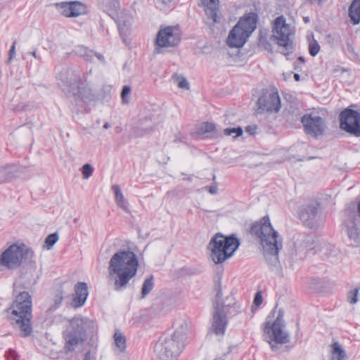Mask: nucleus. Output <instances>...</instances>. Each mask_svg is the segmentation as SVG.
<instances>
[{
  "mask_svg": "<svg viewBox=\"0 0 360 360\" xmlns=\"http://www.w3.org/2000/svg\"><path fill=\"white\" fill-rule=\"evenodd\" d=\"M321 240L315 238L314 236H304L300 240H297V245L300 248H303L307 251L314 250L316 253V249L319 248L318 243Z\"/></svg>",
  "mask_w": 360,
  "mask_h": 360,
  "instance_id": "obj_23",
  "label": "nucleus"
},
{
  "mask_svg": "<svg viewBox=\"0 0 360 360\" xmlns=\"http://www.w3.org/2000/svg\"><path fill=\"white\" fill-rule=\"evenodd\" d=\"M301 122L305 132L314 138L323 135L326 129L324 120L315 114L304 115L302 117Z\"/></svg>",
  "mask_w": 360,
  "mask_h": 360,
  "instance_id": "obj_16",
  "label": "nucleus"
},
{
  "mask_svg": "<svg viewBox=\"0 0 360 360\" xmlns=\"http://www.w3.org/2000/svg\"><path fill=\"white\" fill-rule=\"evenodd\" d=\"M243 133V130L240 127H227L224 129V134L225 136H232L236 138L240 136Z\"/></svg>",
  "mask_w": 360,
  "mask_h": 360,
  "instance_id": "obj_36",
  "label": "nucleus"
},
{
  "mask_svg": "<svg viewBox=\"0 0 360 360\" xmlns=\"http://www.w3.org/2000/svg\"><path fill=\"white\" fill-rule=\"evenodd\" d=\"M181 38L178 30L173 26L161 28L155 39V48L154 53H162V48L174 47L179 44Z\"/></svg>",
  "mask_w": 360,
  "mask_h": 360,
  "instance_id": "obj_12",
  "label": "nucleus"
},
{
  "mask_svg": "<svg viewBox=\"0 0 360 360\" xmlns=\"http://www.w3.org/2000/svg\"><path fill=\"white\" fill-rule=\"evenodd\" d=\"M304 20L305 22H309V20L308 17H304Z\"/></svg>",
  "mask_w": 360,
  "mask_h": 360,
  "instance_id": "obj_57",
  "label": "nucleus"
},
{
  "mask_svg": "<svg viewBox=\"0 0 360 360\" xmlns=\"http://www.w3.org/2000/svg\"><path fill=\"white\" fill-rule=\"evenodd\" d=\"M224 123L226 124H235L233 122H232L230 115H226V117L224 119Z\"/></svg>",
  "mask_w": 360,
  "mask_h": 360,
  "instance_id": "obj_51",
  "label": "nucleus"
},
{
  "mask_svg": "<svg viewBox=\"0 0 360 360\" xmlns=\"http://www.w3.org/2000/svg\"><path fill=\"white\" fill-rule=\"evenodd\" d=\"M75 52L78 56L82 57L86 61H92L94 51L90 50L84 46H78L75 48Z\"/></svg>",
  "mask_w": 360,
  "mask_h": 360,
  "instance_id": "obj_31",
  "label": "nucleus"
},
{
  "mask_svg": "<svg viewBox=\"0 0 360 360\" xmlns=\"http://www.w3.org/2000/svg\"><path fill=\"white\" fill-rule=\"evenodd\" d=\"M348 15L353 25L360 23V0H353L349 7Z\"/></svg>",
  "mask_w": 360,
  "mask_h": 360,
  "instance_id": "obj_26",
  "label": "nucleus"
},
{
  "mask_svg": "<svg viewBox=\"0 0 360 360\" xmlns=\"http://www.w3.org/2000/svg\"><path fill=\"white\" fill-rule=\"evenodd\" d=\"M112 189L115 193V200L117 207L121 208L125 212H129V209L127 205V201L126 200L123 193L121 191L120 186L114 184L112 186Z\"/></svg>",
  "mask_w": 360,
  "mask_h": 360,
  "instance_id": "obj_27",
  "label": "nucleus"
},
{
  "mask_svg": "<svg viewBox=\"0 0 360 360\" xmlns=\"http://www.w3.org/2000/svg\"><path fill=\"white\" fill-rule=\"evenodd\" d=\"M257 126L253 125H248L245 127V131L250 135H254L257 133Z\"/></svg>",
  "mask_w": 360,
  "mask_h": 360,
  "instance_id": "obj_46",
  "label": "nucleus"
},
{
  "mask_svg": "<svg viewBox=\"0 0 360 360\" xmlns=\"http://www.w3.org/2000/svg\"><path fill=\"white\" fill-rule=\"evenodd\" d=\"M112 338H124V337L122 335V333L120 330H117L115 332Z\"/></svg>",
  "mask_w": 360,
  "mask_h": 360,
  "instance_id": "obj_53",
  "label": "nucleus"
},
{
  "mask_svg": "<svg viewBox=\"0 0 360 360\" xmlns=\"http://www.w3.org/2000/svg\"><path fill=\"white\" fill-rule=\"evenodd\" d=\"M290 339H269L268 341L271 349L278 353L288 350L292 346H289Z\"/></svg>",
  "mask_w": 360,
  "mask_h": 360,
  "instance_id": "obj_25",
  "label": "nucleus"
},
{
  "mask_svg": "<svg viewBox=\"0 0 360 360\" xmlns=\"http://www.w3.org/2000/svg\"><path fill=\"white\" fill-rule=\"evenodd\" d=\"M262 300H263V298H262V292L260 291L257 292V293L255 294V298H254L253 304L256 307H259L262 303Z\"/></svg>",
  "mask_w": 360,
  "mask_h": 360,
  "instance_id": "obj_44",
  "label": "nucleus"
},
{
  "mask_svg": "<svg viewBox=\"0 0 360 360\" xmlns=\"http://www.w3.org/2000/svg\"><path fill=\"white\" fill-rule=\"evenodd\" d=\"M218 188L217 186H212L209 188V192L211 194H216L217 193Z\"/></svg>",
  "mask_w": 360,
  "mask_h": 360,
  "instance_id": "obj_52",
  "label": "nucleus"
},
{
  "mask_svg": "<svg viewBox=\"0 0 360 360\" xmlns=\"http://www.w3.org/2000/svg\"><path fill=\"white\" fill-rule=\"evenodd\" d=\"M294 78L296 81H300V75L297 73H295L294 74Z\"/></svg>",
  "mask_w": 360,
  "mask_h": 360,
  "instance_id": "obj_54",
  "label": "nucleus"
},
{
  "mask_svg": "<svg viewBox=\"0 0 360 360\" xmlns=\"http://www.w3.org/2000/svg\"><path fill=\"white\" fill-rule=\"evenodd\" d=\"M96 328L94 321L86 317L75 316L69 320L64 335L66 338L93 337Z\"/></svg>",
  "mask_w": 360,
  "mask_h": 360,
  "instance_id": "obj_10",
  "label": "nucleus"
},
{
  "mask_svg": "<svg viewBox=\"0 0 360 360\" xmlns=\"http://www.w3.org/2000/svg\"><path fill=\"white\" fill-rule=\"evenodd\" d=\"M272 33V37L275 38L280 46H283L285 49H288L291 45L294 30L293 27L285 22L283 16H279L274 20Z\"/></svg>",
  "mask_w": 360,
  "mask_h": 360,
  "instance_id": "obj_11",
  "label": "nucleus"
},
{
  "mask_svg": "<svg viewBox=\"0 0 360 360\" xmlns=\"http://www.w3.org/2000/svg\"><path fill=\"white\" fill-rule=\"evenodd\" d=\"M33 252L25 245L13 244L5 250L0 256V270L13 269L19 266L22 262L31 259Z\"/></svg>",
  "mask_w": 360,
  "mask_h": 360,
  "instance_id": "obj_7",
  "label": "nucleus"
},
{
  "mask_svg": "<svg viewBox=\"0 0 360 360\" xmlns=\"http://www.w3.org/2000/svg\"><path fill=\"white\" fill-rule=\"evenodd\" d=\"M173 79L179 88L186 90L189 89V83L182 75L175 73L173 75Z\"/></svg>",
  "mask_w": 360,
  "mask_h": 360,
  "instance_id": "obj_35",
  "label": "nucleus"
},
{
  "mask_svg": "<svg viewBox=\"0 0 360 360\" xmlns=\"http://www.w3.org/2000/svg\"><path fill=\"white\" fill-rule=\"evenodd\" d=\"M15 45H16V41H14L13 43V45L9 51V58H8V62H10L13 58L14 57L15 54Z\"/></svg>",
  "mask_w": 360,
  "mask_h": 360,
  "instance_id": "obj_47",
  "label": "nucleus"
},
{
  "mask_svg": "<svg viewBox=\"0 0 360 360\" xmlns=\"http://www.w3.org/2000/svg\"><path fill=\"white\" fill-rule=\"evenodd\" d=\"M94 56H96V57L97 58V59H98L100 62H101V63H105V58H104V56H103L102 54L98 53H96V52H94Z\"/></svg>",
  "mask_w": 360,
  "mask_h": 360,
  "instance_id": "obj_50",
  "label": "nucleus"
},
{
  "mask_svg": "<svg viewBox=\"0 0 360 360\" xmlns=\"http://www.w3.org/2000/svg\"><path fill=\"white\" fill-rule=\"evenodd\" d=\"M340 128L356 136H360V113L347 108L340 115Z\"/></svg>",
  "mask_w": 360,
  "mask_h": 360,
  "instance_id": "obj_14",
  "label": "nucleus"
},
{
  "mask_svg": "<svg viewBox=\"0 0 360 360\" xmlns=\"http://www.w3.org/2000/svg\"><path fill=\"white\" fill-rule=\"evenodd\" d=\"M131 91V87L129 86H124L121 92V97L123 103H127L126 101V96Z\"/></svg>",
  "mask_w": 360,
  "mask_h": 360,
  "instance_id": "obj_45",
  "label": "nucleus"
},
{
  "mask_svg": "<svg viewBox=\"0 0 360 360\" xmlns=\"http://www.w3.org/2000/svg\"><path fill=\"white\" fill-rule=\"evenodd\" d=\"M12 313L18 317L16 324L20 328L21 335L30 336L32 328L31 319L32 318V300L28 292H20L12 304Z\"/></svg>",
  "mask_w": 360,
  "mask_h": 360,
  "instance_id": "obj_4",
  "label": "nucleus"
},
{
  "mask_svg": "<svg viewBox=\"0 0 360 360\" xmlns=\"http://www.w3.org/2000/svg\"><path fill=\"white\" fill-rule=\"evenodd\" d=\"M318 245L319 248L316 249V253L320 254L323 257L333 260L339 258L342 255V252L338 248L325 240H321Z\"/></svg>",
  "mask_w": 360,
  "mask_h": 360,
  "instance_id": "obj_20",
  "label": "nucleus"
},
{
  "mask_svg": "<svg viewBox=\"0 0 360 360\" xmlns=\"http://www.w3.org/2000/svg\"><path fill=\"white\" fill-rule=\"evenodd\" d=\"M317 201H311L300 212V219L304 224L310 229H317L322 226L325 221L324 214L319 211Z\"/></svg>",
  "mask_w": 360,
  "mask_h": 360,
  "instance_id": "obj_13",
  "label": "nucleus"
},
{
  "mask_svg": "<svg viewBox=\"0 0 360 360\" xmlns=\"http://www.w3.org/2000/svg\"><path fill=\"white\" fill-rule=\"evenodd\" d=\"M58 235L57 233H53L49 235L45 240V245L48 250H51L52 247L57 243L58 240Z\"/></svg>",
  "mask_w": 360,
  "mask_h": 360,
  "instance_id": "obj_37",
  "label": "nucleus"
},
{
  "mask_svg": "<svg viewBox=\"0 0 360 360\" xmlns=\"http://www.w3.org/2000/svg\"><path fill=\"white\" fill-rule=\"evenodd\" d=\"M31 54L35 58H38L37 57V51H34L31 53Z\"/></svg>",
  "mask_w": 360,
  "mask_h": 360,
  "instance_id": "obj_56",
  "label": "nucleus"
},
{
  "mask_svg": "<svg viewBox=\"0 0 360 360\" xmlns=\"http://www.w3.org/2000/svg\"><path fill=\"white\" fill-rule=\"evenodd\" d=\"M176 328L174 332L173 338H181L189 335V326L186 321L181 320L176 322Z\"/></svg>",
  "mask_w": 360,
  "mask_h": 360,
  "instance_id": "obj_30",
  "label": "nucleus"
},
{
  "mask_svg": "<svg viewBox=\"0 0 360 360\" xmlns=\"http://www.w3.org/2000/svg\"><path fill=\"white\" fill-rule=\"evenodd\" d=\"M187 344L186 339H159L154 352L160 360H175Z\"/></svg>",
  "mask_w": 360,
  "mask_h": 360,
  "instance_id": "obj_9",
  "label": "nucleus"
},
{
  "mask_svg": "<svg viewBox=\"0 0 360 360\" xmlns=\"http://www.w3.org/2000/svg\"><path fill=\"white\" fill-rule=\"evenodd\" d=\"M198 132L201 134H207V137H218L221 134L216 130L215 125L210 122L202 123L198 129Z\"/></svg>",
  "mask_w": 360,
  "mask_h": 360,
  "instance_id": "obj_29",
  "label": "nucleus"
},
{
  "mask_svg": "<svg viewBox=\"0 0 360 360\" xmlns=\"http://www.w3.org/2000/svg\"><path fill=\"white\" fill-rule=\"evenodd\" d=\"M63 300V293L59 292L58 294H57L56 296V299H55L56 305V306L60 305L62 303Z\"/></svg>",
  "mask_w": 360,
  "mask_h": 360,
  "instance_id": "obj_49",
  "label": "nucleus"
},
{
  "mask_svg": "<svg viewBox=\"0 0 360 360\" xmlns=\"http://www.w3.org/2000/svg\"><path fill=\"white\" fill-rule=\"evenodd\" d=\"M133 22L132 16L127 12L122 11L117 20V24L120 31V34L122 36L123 40H125V37L129 34L131 29Z\"/></svg>",
  "mask_w": 360,
  "mask_h": 360,
  "instance_id": "obj_22",
  "label": "nucleus"
},
{
  "mask_svg": "<svg viewBox=\"0 0 360 360\" xmlns=\"http://www.w3.org/2000/svg\"><path fill=\"white\" fill-rule=\"evenodd\" d=\"M320 51V46L317 41L313 39L309 42V51L311 56H315Z\"/></svg>",
  "mask_w": 360,
  "mask_h": 360,
  "instance_id": "obj_41",
  "label": "nucleus"
},
{
  "mask_svg": "<svg viewBox=\"0 0 360 360\" xmlns=\"http://www.w3.org/2000/svg\"><path fill=\"white\" fill-rule=\"evenodd\" d=\"M12 167L10 165H1L0 166V181H3L9 178L11 172Z\"/></svg>",
  "mask_w": 360,
  "mask_h": 360,
  "instance_id": "obj_39",
  "label": "nucleus"
},
{
  "mask_svg": "<svg viewBox=\"0 0 360 360\" xmlns=\"http://www.w3.org/2000/svg\"><path fill=\"white\" fill-rule=\"evenodd\" d=\"M345 223L349 239L355 245H360V200L357 211H348Z\"/></svg>",
  "mask_w": 360,
  "mask_h": 360,
  "instance_id": "obj_17",
  "label": "nucleus"
},
{
  "mask_svg": "<svg viewBox=\"0 0 360 360\" xmlns=\"http://www.w3.org/2000/svg\"><path fill=\"white\" fill-rule=\"evenodd\" d=\"M330 360H345L347 358L345 351L342 346L338 342L330 345Z\"/></svg>",
  "mask_w": 360,
  "mask_h": 360,
  "instance_id": "obj_28",
  "label": "nucleus"
},
{
  "mask_svg": "<svg viewBox=\"0 0 360 360\" xmlns=\"http://www.w3.org/2000/svg\"><path fill=\"white\" fill-rule=\"evenodd\" d=\"M94 171V168L90 164H85L82 167V172L83 174V178L84 179H88L92 174Z\"/></svg>",
  "mask_w": 360,
  "mask_h": 360,
  "instance_id": "obj_42",
  "label": "nucleus"
},
{
  "mask_svg": "<svg viewBox=\"0 0 360 360\" xmlns=\"http://www.w3.org/2000/svg\"><path fill=\"white\" fill-rule=\"evenodd\" d=\"M111 127V125L108 122H105L103 125V128L105 129H109Z\"/></svg>",
  "mask_w": 360,
  "mask_h": 360,
  "instance_id": "obj_55",
  "label": "nucleus"
},
{
  "mask_svg": "<svg viewBox=\"0 0 360 360\" xmlns=\"http://www.w3.org/2000/svg\"><path fill=\"white\" fill-rule=\"evenodd\" d=\"M71 17H77L86 13L85 5L79 1H72Z\"/></svg>",
  "mask_w": 360,
  "mask_h": 360,
  "instance_id": "obj_32",
  "label": "nucleus"
},
{
  "mask_svg": "<svg viewBox=\"0 0 360 360\" xmlns=\"http://www.w3.org/2000/svg\"><path fill=\"white\" fill-rule=\"evenodd\" d=\"M57 77L64 86L68 88V91L72 92L74 96L81 98H89L90 89L84 86L79 71L63 68Z\"/></svg>",
  "mask_w": 360,
  "mask_h": 360,
  "instance_id": "obj_8",
  "label": "nucleus"
},
{
  "mask_svg": "<svg viewBox=\"0 0 360 360\" xmlns=\"http://www.w3.org/2000/svg\"><path fill=\"white\" fill-rule=\"evenodd\" d=\"M257 112H278L281 108V99L277 92L266 91L258 98Z\"/></svg>",
  "mask_w": 360,
  "mask_h": 360,
  "instance_id": "obj_15",
  "label": "nucleus"
},
{
  "mask_svg": "<svg viewBox=\"0 0 360 360\" xmlns=\"http://www.w3.org/2000/svg\"><path fill=\"white\" fill-rule=\"evenodd\" d=\"M231 352V349H229V351L227 352V353H230Z\"/></svg>",
  "mask_w": 360,
  "mask_h": 360,
  "instance_id": "obj_58",
  "label": "nucleus"
},
{
  "mask_svg": "<svg viewBox=\"0 0 360 360\" xmlns=\"http://www.w3.org/2000/svg\"><path fill=\"white\" fill-rule=\"evenodd\" d=\"M61 13L66 17H71L70 11H72V1L62 2L58 4Z\"/></svg>",
  "mask_w": 360,
  "mask_h": 360,
  "instance_id": "obj_38",
  "label": "nucleus"
},
{
  "mask_svg": "<svg viewBox=\"0 0 360 360\" xmlns=\"http://www.w3.org/2000/svg\"><path fill=\"white\" fill-rule=\"evenodd\" d=\"M359 288H355L349 291L347 295V301L350 304H356L358 301Z\"/></svg>",
  "mask_w": 360,
  "mask_h": 360,
  "instance_id": "obj_40",
  "label": "nucleus"
},
{
  "mask_svg": "<svg viewBox=\"0 0 360 360\" xmlns=\"http://www.w3.org/2000/svg\"><path fill=\"white\" fill-rule=\"evenodd\" d=\"M222 290L219 287L215 300L213 302L214 314H213V323L212 325L211 331L217 336H221L224 335L226 327V314L231 312L230 309H233V314L238 312V307L235 302H230L226 304H224L221 302ZM231 301H234L233 297H231Z\"/></svg>",
  "mask_w": 360,
  "mask_h": 360,
  "instance_id": "obj_6",
  "label": "nucleus"
},
{
  "mask_svg": "<svg viewBox=\"0 0 360 360\" xmlns=\"http://www.w3.org/2000/svg\"><path fill=\"white\" fill-rule=\"evenodd\" d=\"M126 339H114L112 348L115 354H119L124 352L126 349Z\"/></svg>",
  "mask_w": 360,
  "mask_h": 360,
  "instance_id": "obj_34",
  "label": "nucleus"
},
{
  "mask_svg": "<svg viewBox=\"0 0 360 360\" xmlns=\"http://www.w3.org/2000/svg\"><path fill=\"white\" fill-rule=\"evenodd\" d=\"M75 295L72 297V307L79 308L82 307L88 297V286L86 283L79 282L75 286Z\"/></svg>",
  "mask_w": 360,
  "mask_h": 360,
  "instance_id": "obj_21",
  "label": "nucleus"
},
{
  "mask_svg": "<svg viewBox=\"0 0 360 360\" xmlns=\"http://www.w3.org/2000/svg\"><path fill=\"white\" fill-rule=\"evenodd\" d=\"M86 339H68L65 343L64 352L66 354L72 352H81L84 349Z\"/></svg>",
  "mask_w": 360,
  "mask_h": 360,
  "instance_id": "obj_24",
  "label": "nucleus"
},
{
  "mask_svg": "<svg viewBox=\"0 0 360 360\" xmlns=\"http://www.w3.org/2000/svg\"><path fill=\"white\" fill-rule=\"evenodd\" d=\"M240 244V240L233 235L225 236L220 233L215 234L208 244L212 260L214 264H222L233 255Z\"/></svg>",
  "mask_w": 360,
  "mask_h": 360,
  "instance_id": "obj_3",
  "label": "nucleus"
},
{
  "mask_svg": "<svg viewBox=\"0 0 360 360\" xmlns=\"http://www.w3.org/2000/svg\"><path fill=\"white\" fill-rule=\"evenodd\" d=\"M139 261L135 253L130 250H119L110 259L109 279L113 281L117 291L125 289L130 280L137 273Z\"/></svg>",
  "mask_w": 360,
  "mask_h": 360,
  "instance_id": "obj_2",
  "label": "nucleus"
},
{
  "mask_svg": "<svg viewBox=\"0 0 360 360\" xmlns=\"http://www.w3.org/2000/svg\"><path fill=\"white\" fill-rule=\"evenodd\" d=\"M257 15L249 13L241 18L233 28L230 31L227 39V44L230 47H242L247 39L256 29Z\"/></svg>",
  "mask_w": 360,
  "mask_h": 360,
  "instance_id": "obj_5",
  "label": "nucleus"
},
{
  "mask_svg": "<svg viewBox=\"0 0 360 360\" xmlns=\"http://www.w3.org/2000/svg\"><path fill=\"white\" fill-rule=\"evenodd\" d=\"M103 4L112 11H116L120 7L119 0H103Z\"/></svg>",
  "mask_w": 360,
  "mask_h": 360,
  "instance_id": "obj_43",
  "label": "nucleus"
},
{
  "mask_svg": "<svg viewBox=\"0 0 360 360\" xmlns=\"http://www.w3.org/2000/svg\"><path fill=\"white\" fill-rule=\"evenodd\" d=\"M263 330L266 334L269 335V338H288L289 334L285 330L283 311H279L276 319L273 323H271L269 321H266Z\"/></svg>",
  "mask_w": 360,
  "mask_h": 360,
  "instance_id": "obj_18",
  "label": "nucleus"
},
{
  "mask_svg": "<svg viewBox=\"0 0 360 360\" xmlns=\"http://www.w3.org/2000/svg\"><path fill=\"white\" fill-rule=\"evenodd\" d=\"M250 233L259 239L263 257L269 269L276 274H281L278 252L283 248L282 238L272 227L269 217H264L254 223Z\"/></svg>",
  "mask_w": 360,
  "mask_h": 360,
  "instance_id": "obj_1",
  "label": "nucleus"
},
{
  "mask_svg": "<svg viewBox=\"0 0 360 360\" xmlns=\"http://www.w3.org/2000/svg\"><path fill=\"white\" fill-rule=\"evenodd\" d=\"M154 287V280L153 276L146 278L141 288V297H145L149 294Z\"/></svg>",
  "mask_w": 360,
  "mask_h": 360,
  "instance_id": "obj_33",
  "label": "nucleus"
},
{
  "mask_svg": "<svg viewBox=\"0 0 360 360\" xmlns=\"http://www.w3.org/2000/svg\"><path fill=\"white\" fill-rule=\"evenodd\" d=\"M206 15L205 23L212 25L219 23L221 14L219 11V0H201Z\"/></svg>",
  "mask_w": 360,
  "mask_h": 360,
  "instance_id": "obj_19",
  "label": "nucleus"
},
{
  "mask_svg": "<svg viewBox=\"0 0 360 360\" xmlns=\"http://www.w3.org/2000/svg\"><path fill=\"white\" fill-rule=\"evenodd\" d=\"M95 352L89 351L85 354L84 360H95Z\"/></svg>",
  "mask_w": 360,
  "mask_h": 360,
  "instance_id": "obj_48",
  "label": "nucleus"
}]
</instances>
